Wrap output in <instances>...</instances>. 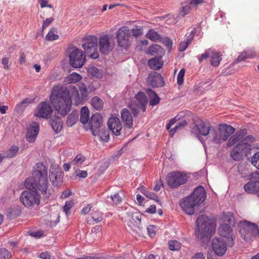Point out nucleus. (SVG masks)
<instances>
[{
    "label": "nucleus",
    "mask_w": 259,
    "mask_h": 259,
    "mask_svg": "<svg viewBox=\"0 0 259 259\" xmlns=\"http://www.w3.org/2000/svg\"><path fill=\"white\" fill-rule=\"evenodd\" d=\"M50 99L52 106L63 116L70 112L71 100L74 101L77 106L82 101L78 90L74 86H70L69 90L59 86H55L52 89Z\"/></svg>",
    "instance_id": "f257e3e1"
},
{
    "label": "nucleus",
    "mask_w": 259,
    "mask_h": 259,
    "mask_svg": "<svg viewBox=\"0 0 259 259\" xmlns=\"http://www.w3.org/2000/svg\"><path fill=\"white\" fill-rule=\"evenodd\" d=\"M33 177L27 178L25 181V186L28 189L39 188L41 194L46 198L51 195V192L48 189V170L46 165L42 163H36L34 167Z\"/></svg>",
    "instance_id": "f03ea898"
},
{
    "label": "nucleus",
    "mask_w": 259,
    "mask_h": 259,
    "mask_svg": "<svg viewBox=\"0 0 259 259\" xmlns=\"http://www.w3.org/2000/svg\"><path fill=\"white\" fill-rule=\"evenodd\" d=\"M206 193L202 186H198L191 194L183 199L180 202L182 209L188 214H193L195 212V207L202 203L205 199Z\"/></svg>",
    "instance_id": "7ed1b4c3"
},
{
    "label": "nucleus",
    "mask_w": 259,
    "mask_h": 259,
    "mask_svg": "<svg viewBox=\"0 0 259 259\" xmlns=\"http://www.w3.org/2000/svg\"><path fill=\"white\" fill-rule=\"evenodd\" d=\"M209 218L204 215H200L196 221V233L198 238L208 241L214 233L213 226L209 222Z\"/></svg>",
    "instance_id": "20e7f679"
},
{
    "label": "nucleus",
    "mask_w": 259,
    "mask_h": 259,
    "mask_svg": "<svg viewBox=\"0 0 259 259\" xmlns=\"http://www.w3.org/2000/svg\"><path fill=\"white\" fill-rule=\"evenodd\" d=\"M238 231L241 237L246 242L252 241L259 234L257 225L247 221L239 222Z\"/></svg>",
    "instance_id": "39448f33"
},
{
    "label": "nucleus",
    "mask_w": 259,
    "mask_h": 259,
    "mask_svg": "<svg viewBox=\"0 0 259 259\" xmlns=\"http://www.w3.org/2000/svg\"><path fill=\"white\" fill-rule=\"evenodd\" d=\"M31 191L26 190L21 193L20 200L23 204L26 207H30L35 205H38L40 203V196L36 192L39 188L29 189Z\"/></svg>",
    "instance_id": "423d86ee"
},
{
    "label": "nucleus",
    "mask_w": 259,
    "mask_h": 259,
    "mask_svg": "<svg viewBox=\"0 0 259 259\" xmlns=\"http://www.w3.org/2000/svg\"><path fill=\"white\" fill-rule=\"evenodd\" d=\"M250 139H251V136H247L234 147L233 149L231 152V156L234 160L238 161L241 159L242 152H244L245 156H246L248 158V160H249L250 158H248V151L247 150L250 148H248V146H250L249 142Z\"/></svg>",
    "instance_id": "0eeeda50"
},
{
    "label": "nucleus",
    "mask_w": 259,
    "mask_h": 259,
    "mask_svg": "<svg viewBox=\"0 0 259 259\" xmlns=\"http://www.w3.org/2000/svg\"><path fill=\"white\" fill-rule=\"evenodd\" d=\"M83 41L82 47L86 54L91 58H98L99 55L97 50V37L95 36L89 35L84 38Z\"/></svg>",
    "instance_id": "6e6552de"
},
{
    "label": "nucleus",
    "mask_w": 259,
    "mask_h": 259,
    "mask_svg": "<svg viewBox=\"0 0 259 259\" xmlns=\"http://www.w3.org/2000/svg\"><path fill=\"white\" fill-rule=\"evenodd\" d=\"M188 181V176L184 172L173 171L168 174L166 181L168 185L171 188H177L185 184Z\"/></svg>",
    "instance_id": "1a4fd4ad"
},
{
    "label": "nucleus",
    "mask_w": 259,
    "mask_h": 259,
    "mask_svg": "<svg viewBox=\"0 0 259 259\" xmlns=\"http://www.w3.org/2000/svg\"><path fill=\"white\" fill-rule=\"evenodd\" d=\"M63 172L57 164H52L50 167V179L54 186L59 187L63 182Z\"/></svg>",
    "instance_id": "9d476101"
},
{
    "label": "nucleus",
    "mask_w": 259,
    "mask_h": 259,
    "mask_svg": "<svg viewBox=\"0 0 259 259\" xmlns=\"http://www.w3.org/2000/svg\"><path fill=\"white\" fill-rule=\"evenodd\" d=\"M116 37L119 46L126 49L130 45L131 35L127 26H122L118 30Z\"/></svg>",
    "instance_id": "9b49d317"
},
{
    "label": "nucleus",
    "mask_w": 259,
    "mask_h": 259,
    "mask_svg": "<svg viewBox=\"0 0 259 259\" xmlns=\"http://www.w3.org/2000/svg\"><path fill=\"white\" fill-rule=\"evenodd\" d=\"M70 63L74 68L81 67L85 61V56L78 49L72 50L69 55Z\"/></svg>",
    "instance_id": "f8f14e48"
},
{
    "label": "nucleus",
    "mask_w": 259,
    "mask_h": 259,
    "mask_svg": "<svg viewBox=\"0 0 259 259\" xmlns=\"http://www.w3.org/2000/svg\"><path fill=\"white\" fill-rule=\"evenodd\" d=\"M100 52L104 54H108L114 47V42L111 36L108 34L101 36L99 39Z\"/></svg>",
    "instance_id": "ddd939ff"
},
{
    "label": "nucleus",
    "mask_w": 259,
    "mask_h": 259,
    "mask_svg": "<svg viewBox=\"0 0 259 259\" xmlns=\"http://www.w3.org/2000/svg\"><path fill=\"white\" fill-rule=\"evenodd\" d=\"M218 231L220 236L226 239L227 245L229 247H231L234 245L236 237L232 228L220 226Z\"/></svg>",
    "instance_id": "4468645a"
},
{
    "label": "nucleus",
    "mask_w": 259,
    "mask_h": 259,
    "mask_svg": "<svg viewBox=\"0 0 259 259\" xmlns=\"http://www.w3.org/2000/svg\"><path fill=\"white\" fill-rule=\"evenodd\" d=\"M254 142V138L253 137L251 136V139L249 140V146L248 148L249 149H247V151H248V156H251L252 154V156L250 157V161L252 165H253L257 169H259V163H258V161L259 160V151H258L259 148L257 147V146L253 144Z\"/></svg>",
    "instance_id": "2eb2a0df"
},
{
    "label": "nucleus",
    "mask_w": 259,
    "mask_h": 259,
    "mask_svg": "<svg viewBox=\"0 0 259 259\" xmlns=\"http://www.w3.org/2000/svg\"><path fill=\"white\" fill-rule=\"evenodd\" d=\"M53 112V110L49 103L46 102H41L34 112L36 117L48 118Z\"/></svg>",
    "instance_id": "dca6fc26"
},
{
    "label": "nucleus",
    "mask_w": 259,
    "mask_h": 259,
    "mask_svg": "<svg viewBox=\"0 0 259 259\" xmlns=\"http://www.w3.org/2000/svg\"><path fill=\"white\" fill-rule=\"evenodd\" d=\"M211 246L214 252L218 256H223L227 250V243L222 238H214Z\"/></svg>",
    "instance_id": "f3484780"
},
{
    "label": "nucleus",
    "mask_w": 259,
    "mask_h": 259,
    "mask_svg": "<svg viewBox=\"0 0 259 259\" xmlns=\"http://www.w3.org/2000/svg\"><path fill=\"white\" fill-rule=\"evenodd\" d=\"M147 81L153 88L161 87L164 85L162 77L156 72H151L148 74Z\"/></svg>",
    "instance_id": "a211bd4d"
},
{
    "label": "nucleus",
    "mask_w": 259,
    "mask_h": 259,
    "mask_svg": "<svg viewBox=\"0 0 259 259\" xmlns=\"http://www.w3.org/2000/svg\"><path fill=\"white\" fill-rule=\"evenodd\" d=\"M107 125L109 130L115 136L120 135L122 129V125L119 118L112 116L108 120Z\"/></svg>",
    "instance_id": "6ab92c4d"
},
{
    "label": "nucleus",
    "mask_w": 259,
    "mask_h": 259,
    "mask_svg": "<svg viewBox=\"0 0 259 259\" xmlns=\"http://www.w3.org/2000/svg\"><path fill=\"white\" fill-rule=\"evenodd\" d=\"M102 123V117L99 113L93 114L89 122L90 129L94 136L98 134V130L100 128Z\"/></svg>",
    "instance_id": "aec40b11"
},
{
    "label": "nucleus",
    "mask_w": 259,
    "mask_h": 259,
    "mask_svg": "<svg viewBox=\"0 0 259 259\" xmlns=\"http://www.w3.org/2000/svg\"><path fill=\"white\" fill-rule=\"evenodd\" d=\"M211 127V126H210L209 124L199 120L195 123L194 127L192 128V131L200 135L206 136L208 135Z\"/></svg>",
    "instance_id": "412c9836"
},
{
    "label": "nucleus",
    "mask_w": 259,
    "mask_h": 259,
    "mask_svg": "<svg viewBox=\"0 0 259 259\" xmlns=\"http://www.w3.org/2000/svg\"><path fill=\"white\" fill-rule=\"evenodd\" d=\"M222 141H226L235 132V128L226 124H220L219 128Z\"/></svg>",
    "instance_id": "4be33fe9"
},
{
    "label": "nucleus",
    "mask_w": 259,
    "mask_h": 259,
    "mask_svg": "<svg viewBox=\"0 0 259 259\" xmlns=\"http://www.w3.org/2000/svg\"><path fill=\"white\" fill-rule=\"evenodd\" d=\"M39 127L38 123H33V125H30L27 129L26 134V140L29 142L32 143L34 142L38 134Z\"/></svg>",
    "instance_id": "5701e85b"
},
{
    "label": "nucleus",
    "mask_w": 259,
    "mask_h": 259,
    "mask_svg": "<svg viewBox=\"0 0 259 259\" xmlns=\"http://www.w3.org/2000/svg\"><path fill=\"white\" fill-rule=\"evenodd\" d=\"M222 223L220 226L226 227V228L233 227L235 223V220L233 213L230 212L223 213L221 218Z\"/></svg>",
    "instance_id": "b1692460"
},
{
    "label": "nucleus",
    "mask_w": 259,
    "mask_h": 259,
    "mask_svg": "<svg viewBox=\"0 0 259 259\" xmlns=\"http://www.w3.org/2000/svg\"><path fill=\"white\" fill-rule=\"evenodd\" d=\"M121 116L125 126L127 128H132L133 125V119L130 111L126 109H123L121 111Z\"/></svg>",
    "instance_id": "393cba45"
},
{
    "label": "nucleus",
    "mask_w": 259,
    "mask_h": 259,
    "mask_svg": "<svg viewBox=\"0 0 259 259\" xmlns=\"http://www.w3.org/2000/svg\"><path fill=\"white\" fill-rule=\"evenodd\" d=\"M135 98L137 102V107L140 108L144 112L146 111L147 104V99L145 94L140 92L136 95Z\"/></svg>",
    "instance_id": "a878e982"
},
{
    "label": "nucleus",
    "mask_w": 259,
    "mask_h": 259,
    "mask_svg": "<svg viewBox=\"0 0 259 259\" xmlns=\"http://www.w3.org/2000/svg\"><path fill=\"white\" fill-rule=\"evenodd\" d=\"M149 67L153 70L160 69L163 65V61H161V57L158 56L149 59L148 61Z\"/></svg>",
    "instance_id": "bb28decb"
},
{
    "label": "nucleus",
    "mask_w": 259,
    "mask_h": 259,
    "mask_svg": "<svg viewBox=\"0 0 259 259\" xmlns=\"http://www.w3.org/2000/svg\"><path fill=\"white\" fill-rule=\"evenodd\" d=\"M208 135L213 143H220L223 142L221 138V136L219 128L211 126Z\"/></svg>",
    "instance_id": "cd10ccee"
},
{
    "label": "nucleus",
    "mask_w": 259,
    "mask_h": 259,
    "mask_svg": "<svg viewBox=\"0 0 259 259\" xmlns=\"http://www.w3.org/2000/svg\"><path fill=\"white\" fill-rule=\"evenodd\" d=\"M244 189L248 193H258L259 192V182L250 181L244 185Z\"/></svg>",
    "instance_id": "c85d7f7f"
},
{
    "label": "nucleus",
    "mask_w": 259,
    "mask_h": 259,
    "mask_svg": "<svg viewBox=\"0 0 259 259\" xmlns=\"http://www.w3.org/2000/svg\"><path fill=\"white\" fill-rule=\"evenodd\" d=\"M146 92L150 99V105L153 107L159 103L160 98L154 91L151 89H147L146 90Z\"/></svg>",
    "instance_id": "c756f323"
},
{
    "label": "nucleus",
    "mask_w": 259,
    "mask_h": 259,
    "mask_svg": "<svg viewBox=\"0 0 259 259\" xmlns=\"http://www.w3.org/2000/svg\"><path fill=\"white\" fill-rule=\"evenodd\" d=\"M255 56L253 49H249L242 52L238 57L235 63L241 62L247 59H251Z\"/></svg>",
    "instance_id": "7c9ffc66"
},
{
    "label": "nucleus",
    "mask_w": 259,
    "mask_h": 259,
    "mask_svg": "<svg viewBox=\"0 0 259 259\" xmlns=\"http://www.w3.org/2000/svg\"><path fill=\"white\" fill-rule=\"evenodd\" d=\"M92 107L96 110H101L104 106V102L102 99L98 96H95L91 99Z\"/></svg>",
    "instance_id": "2f4dec72"
},
{
    "label": "nucleus",
    "mask_w": 259,
    "mask_h": 259,
    "mask_svg": "<svg viewBox=\"0 0 259 259\" xmlns=\"http://www.w3.org/2000/svg\"><path fill=\"white\" fill-rule=\"evenodd\" d=\"M210 58V63L211 65L214 67L218 66L222 60L221 55L220 53L215 52L214 50H211Z\"/></svg>",
    "instance_id": "473e14b6"
},
{
    "label": "nucleus",
    "mask_w": 259,
    "mask_h": 259,
    "mask_svg": "<svg viewBox=\"0 0 259 259\" xmlns=\"http://www.w3.org/2000/svg\"><path fill=\"white\" fill-rule=\"evenodd\" d=\"M163 53V50L161 46L157 44L152 45L148 48V54L151 56L158 55L161 57Z\"/></svg>",
    "instance_id": "72a5a7b5"
},
{
    "label": "nucleus",
    "mask_w": 259,
    "mask_h": 259,
    "mask_svg": "<svg viewBox=\"0 0 259 259\" xmlns=\"http://www.w3.org/2000/svg\"><path fill=\"white\" fill-rule=\"evenodd\" d=\"M146 36L147 38L153 41L161 42L162 40V37L161 35L153 29L149 30Z\"/></svg>",
    "instance_id": "f704fd0d"
},
{
    "label": "nucleus",
    "mask_w": 259,
    "mask_h": 259,
    "mask_svg": "<svg viewBox=\"0 0 259 259\" xmlns=\"http://www.w3.org/2000/svg\"><path fill=\"white\" fill-rule=\"evenodd\" d=\"M89 110L87 107L84 106L80 110V121L83 124H87L89 121Z\"/></svg>",
    "instance_id": "c9c22d12"
},
{
    "label": "nucleus",
    "mask_w": 259,
    "mask_h": 259,
    "mask_svg": "<svg viewBox=\"0 0 259 259\" xmlns=\"http://www.w3.org/2000/svg\"><path fill=\"white\" fill-rule=\"evenodd\" d=\"M81 78L82 77L79 74L73 72L65 78V81L68 83H74L80 80Z\"/></svg>",
    "instance_id": "e433bc0d"
},
{
    "label": "nucleus",
    "mask_w": 259,
    "mask_h": 259,
    "mask_svg": "<svg viewBox=\"0 0 259 259\" xmlns=\"http://www.w3.org/2000/svg\"><path fill=\"white\" fill-rule=\"evenodd\" d=\"M50 124L56 133L60 132L62 128V123L60 118H57L56 120H51Z\"/></svg>",
    "instance_id": "4c0bfd02"
},
{
    "label": "nucleus",
    "mask_w": 259,
    "mask_h": 259,
    "mask_svg": "<svg viewBox=\"0 0 259 259\" xmlns=\"http://www.w3.org/2000/svg\"><path fill=\"white\" fill-rule=\"evenodd\" d=\"M57 31V28L52 27L46 36V39L48 41H54L59 38V35L55 34L54 32Z\"/></svg>",
    "instance_id": "58836bf2"
},
{
    "label": "nucleus",
    "mask_w": 259,
    "mask_h": 259,
    "mask_svg": "<svg viewBox=\"0 0 259 259\" xmlns=\"http://www.w3.org/2000/svg\"><path fill=\"white\" fill-rule=\"evenodd\" d=\"M241 138V134L236 133L234 136H232L227 142V146L231 147L234 145L237 142L239 141Z\"/></svg>",
    "instance_id": "ea45409f"
},
{
    "label": "nucleus",
    "mask_w": 259,
    "mask_h": 259,
    "mask_svg": "<svg viewBox=\"0 0 259 259\" xmlns=\"http://www.w3.org/2000/svg\"><path fill=\"white\" fill-rule=\"evenodd\" d=\"M19 150V148L16 146H12L11 148L5 152V156L6 158H12L15 156Z\"/></svg>",
    "instance_id": "a19ab883"
},
{
    "label": "nucleus",
    "mask_w": 259,
    "mask_h": 259,
    "mask_svg": "<svg viewBox=\"0 0 259 259\" xmlns=\"http://www.w3.org/2000/svg\"><path fill=\"white\" fill-rule=\"evenodd\" d=\"M97 135H99L100 140L102 141L107 142L109 140V132L106 130H102L99 131L98 130Z\"/></svg>",
    "instance_id": "79ce46f5"
},
{
    "label": "nucleus",
    "mask_w": 259,
    "mask_h": 259,
    "mask_svg": "<svg viewBox=\"0 0 259 259\" xmlns=\"http://www.w3.org/2000/svg\"><path fill=\"white\" fill-rule=\"evenodd\" d=\"M77 116L75 113L72 112L67 117L66 123L68 126H72L76 122Z\"/></svg>",
    "instance_id": "37998d69"
},
{
    "label": "nucleus",
    "mask_w": 259,
    "mask_h": 259,
    "mask_svg": "<svg viewBox=\"0 0 259 259\" xmlns=\"http://www.w3.org/2000/svg\"><path fill=\"white\" fill-rule=\"evenodd\" d=\"M88 74L92 77H99L100 75L99 70L95 66H91L88 69Z\"/></svg>",
    "instance_id": "c03bdc74"
},
{
    "label": "nucleus",
    "mask_w": 259,
    "mask_h": 259,
    "mask_svg": "<svg viewBox=\"0 0 259 259\" xmlns=\"http://www.w3.org/2000/svg\"><path fill=\"white\" fill-rule=\"evenodd\" d=\"M191 112L190 111H182L179 113L176 116V119L179 120L182 119H187V118L190 117Z\"/></svg>",
    "instance_id": "a18cd8bd"
},
{
    "label": "nucleus",
    "mask_w": 259,
    "mask_h": 259,
    "mask_svg": "<svg viewBox=\"0 0 259 259\" xmlns=\"http://www.w3.org/2000/svg\"><path fill=\"white\" fill-rule=\"evenodd\" d=\"M168 248L171 250H178L181 248V244L176 240H170L168 242Z\"/></svg>",
    "instance_id": "49530a36"
},
{
    "label": "nucleus",
    "mask_w": 259,
    "mask_h": 259,
    "mask_svg": "<svg viewBox=\"0 0 259 259\" xmlns=\"http://www.w3.org/2000/svg\"><path fill=\"white\" fill-rule=\"evenodd\" d=\"M12 257L11 253L6 248L0 249V259H10Z\"/></svg>",
    "instance_id": "de8ad7c7"
},
{
    "label": "nucleus",
    "mask_w": 259,
    "mask_h": 259,
    "mask_svg": "<svg viewBox=\"0 0 259 259\" xmlns=\"http://www.w3.org/2000/svg\"><path fill=\"white\" fill-rule=\"evenodd\" d=\"M121 192H118L113 195H111L110 197L112 199L113 203L115 204H118L121 202L122 201V197L120 196V194H122Z\"/></svg>",
    "instance_id": "09e8293b"
},
{
    "label": "nucleus",
    "mask_w": 259,
    "mask_h": 259,
    "mask_svg": "<svg viewBox=\"0 0 259 259\" xmlns=\"http://www.w3.org/2000/svg\"><path fill=\"white\" fill-rule=\"evenodd\" d=\"M79 90L81 94V98L85 99L88 96V90L84 83H81L79 87Z\"/></svg>",
    "instance_id": "8fccbe9b"
},
{
    "label": "nucleus",
    "mask_w": 259,
    "mask_h": 259,
    "mask_svg": "<svg viewBox=\"0 0 259 259\" xmlns=\"http://www.w3.org/2000/svg\"><path fill=\"white\" fill-rule=\"evenodd\" d=\"M211 50H212L210 49L206 50L204 53L201 54L199 56H198L199 62L201 63L204 60H206L208 57H210V56L211 55Z\"/></svg>",
    "instance_id": "3c124183"
},
{
    "label": "nucleus",
    "mask_w": 259,
    "mask_h": 259,
    "mask_svg": "<svg viewBox=\"0 0 259 259\" xmlns=\"http://www.w3.org/2000/svg\"><path fill=\"white\" fill-rule=\"evenodd\" d=\"M142 193L147 198L154 200H157L158 198L157 196L153 192H149L146 189H143L142 191Z\"/></svg>",
    "instance_id": "603ef678"
},
{
    "label": "nucleus",
    "mask_w": 259,
    "mask_h": 259,
    "mask_svg": "<svg viewBox=\"0 0 259 259\" xmlns=\"http://www.w3.org/2000/svg\"><path fill=\"white\" fill-rule=\"evenodd\" d=\"M103 218V214L101 211H97L93 213L92 219L96 223L100 222Z\"/></svg>",
    "instance_id": "864d4df0"
},
{
    "label": "nucleus",
    "mask_w": 259,
    "mask_h": 259,
    "mask_svg": "<svg viewBox=\"0 0 259 259\" xmlns=\"http://www.w3.org/2000/svg\"><path fill=\"white\" fill-rule=\"evenodd\" d=\"M185 73V70L183 68L179 71L177 77V82L179 85H182L183 83Z\"/></svg>",
    "instance_id": "5fc2aeb1"
},
{
    "label": "nucleus",
    "mask_w": 259,
    "mask_h": 259,
    "mask_svg": "<svg viewBox=\"0 0 259 259\" xmlns=\"http://www.w3.org/2000/svg\"><path fill=\"white\" fill-rule=\"evenodd\" d=\"M133 36L137 37L141 36L143 34V28L140 27L136 26L132 29Z\"/></svg>",
    "instance_id": "6e6d98bb"
},
{
    "label": "nucleus",
    "mask_w": 259,
    "mask_h": 259,
    "mask_svg": "<svg viewBox=\"0 0 259 259\" xmlns=\"http://www.w3.org/2000/svg\"><path fill=\"white\" fill-rule=\"evenodd\" d=\"M74 202L72 200L67 201L65 205L63 207V210L66 214H68L69 210L73 206Z\"/></svg>",
    "instance_id": "4d7b16f0"
},
{
    "label": "nucleus",
    "mask_w": 259,
    "mask_h": 259,
    "mask_svg": "<svg viewBox=\"0 0 259 259\" xmlns=\"http://www.w3.org/2000/svg\"><path fill=\"white\" fill-rule=\"evenodd\" d=\"M54 21V19L53 17H50L47 18L45 20L42 22V25L41 28L42 32H44V30L49 27V26Z\"/></svg>",
    "instance_id": "13d9d810"
},
{
    "label": "nucleus",
    "mask_w": 259,
    "mask_h": 259,
    "mask_svg": "<svg viewBox=\"0 0 259 259\" xmlns=\"http://www.w3.org/2000/svg\"><path fill=\"white\" fill-rule=\"evenodd\" d=\"M141 214L135 212L132 213V222L138 224L141 222Z\"/></svg>",
    "instance_id": "bf43d9fd"
},
{
    "label": "nucleus",
    "mask_w": 259,
    "mask_h": 259,
    "mask_svg": "<svg viewBox=\"0 0 259 259\" xmlns=\"http://www.w3.org/2000/svg\"><path fill=\"white\" fill-rule=\"evenodd\" d=\"M190 10L191 7L190 5L182 6L180 13L183 16H184L190 13Z\"/></svg>",
    "instance_id": "052dcab7"
},
{
    "label": "nucleus",
    "mask_w": 259,
    "mask_h": 259,
    "mask_svg": "<svg viewBox=\"0 0 259 259\" xmlns=\"http://www.w3.org/2000/svg\"><path fill=\"white\" fill-rule=\"evenodd\" d=\"M147 229L148 234L151 237L155 236L156 234V227L154 226L149 225L147 227Z\"/></svg>",
    "instance_id": "680f3d73"
},
{
    "label": "nucleus",
    "mask_w": 259,
    "mask_h": 259,
    "mask_svg": "<svg viewBox=\"0 0 259 259\" xmlns=\"http://www.w3.org/2000/svg\"><path fill=\"white\" fill-rule=\"evenodd\" d=\"M38 1L41 8H44L45 7H48L49 8L52 9L53 8V6L52 5H49L48 4V1L47 0H38Z\"/></svg>",
    "instance_id": "e2e57ef3"
},
{
    "label": "nucleus",
    "mask_w": 259,
    "mask_h": 259,
    "mask_svg": "<svg viewBox=\"0 0 259 259\" xmlns=\"http://www.w3.org/2000/svg\"><path fill=\"white\" fill-rule=\"evenodd\" d=\"M85 158L81 154L77 155L74 159L76 163H82L84 161Z\"/></svg>",
    "instance_id": "0e129e2a"
},
{
    "label": "nucleus",
    "mask_w": 259,
    "mask_h": 259,
    "mask_svg": "<svg viewBox=\"0 0 259 259\" xmlns=\"http://www.w3.org/2000/svg\"><path fill=\"white\" fill-rule=\"evenodd\" d=\"M75 173L80 178H85L88 176V172L85 170H77Z\"/></svg>",
    "instance_id": "69168bd1"
},
{
    "label": "nucleus",
    "mask_w": 259,
    "mask_h": 259,
    "mask_svg": "<svg viewBox=\"0 0 259 259\" xmlns=\"http://www.w3.org/2000/svg\"><path fill=\"white\" fill-rule=\"evenodd\" d=\"M92 206L91 204H88L83 207L81 210V213L83 215L88 213L91 210Z\"/></svg>",
    "instance_id": "338daca9"
},
{
    "label": "nucleus",
    "mask_w": 259,
    "mask_h": 259,
    "mask_svg": "<svg viewBox=\"0 0 259 259\" xmlns=\"http://www.w3.org/2000/svg\"><path fill=\"white\" fill-rule=\"evenodd\" d=\"M191 259H205V256L202 252H197L193 255Z\"/></svg>",
    "instance_id": "774afa93"
}]
</instances>
